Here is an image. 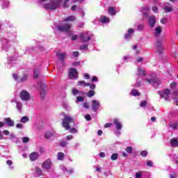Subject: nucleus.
I'll use <instances>...</instances> for the list:
<instances>
[{
	"label": "nucleus",
	"instance_id": "obj_1",
	"mask_svg": "<svg viewBox=\"0 0 178 178\" xmlns=\"http://www.w3.org/2000/svg\"><path fill=\"white\" fill-rule=\"evenodd\" d=\"M62 116H63V122H62V127L65 129V130H70V133L72 134H76L78 132L77 129L76 128H72L70 127L71 124H73V126H76V123L74 122V118H73L72 115H68L65 113V112L60 113Z\"/></svg>",
	"mask_w": 178,
	"mask_h": 178
},
{
	"label": "nucleus",
	"instance_id": "obj_2",
	"mask_svg": "<svg viewBox=\"0 0 178 178\" xmlns=\"http://www.w3.org/2000/svg\"><path fill=\"white\" fill-rule=\"evenodd\" d=\"M63 0L51 1L49 3H44L43 8L47 10H55L60 6Z\"/></svg>",
	"mask_w": 178,
	"mask_h": 178
},
{
	"label": "nucleus",
	"instance_id": "obj_3",
	"mask_svg": "<svg viewBox=\"0 0 178 178\" xmlns=\"http://www.w3.org/2000/svg\"><path fill=\"white\" fill-rule=\"evenodd\" d=\"M72 29V24L69 23H65L63 25L57 26V30L61 31V33H70Z\"/></svg>",
	"mask_w": 178,
	"mask_h": 178
},
{
	"label": "nucleus",
	"instance_id": "obj_4",
	"mask_svg": "<svg viewBox=\"0 0 178 178\" xmlns=\"http://www.w3.org/2000/svg\"><path fill=\"white\" fill-rule=\"evenodd\" d=\"M154 48L158 55H162V54H163L164 49H163V46H162V42H161V40H157L154 46Z\"/></svg>",
	"mask_w": 178,
	"mask_h": 178
},
{
	"label": "nucleus",
	"instance_id": "obj_5",
	"mask_svg": "<svg viewBox=\"0 0 178 178\" xmlns=\"http://www.w3.org/2000/svg\"><path fill=\"white\" fill-rule=\"evenodd\" d=\"M79 38L81 42H88V41L91 40V37L88 36V33L87 32H82L79 35Z\"/></svg>",
	"mask_w": 178,
	"mask_h": 178
},
{
	"label": "nucleus",
	"instance_id": "obj_6",
	"mask_svg": "<svg viewBox=\"0 0 178 178\" xmlns=\"http://www.w3.org/2000/svg\"><path fill=\"white\" fill-rule=\"evenodd\" d=\"M68 76L70 79H79V73L76 68H70Z\"/></svg>",
	"mask_w": 178,
	"mask_h": 178
},
{
	"label": "nucleus",
	"instance_id": "obj_7",
	"mask_svg": "<svg viewBox=\"0 0 178 178\" xmlns=\"http://www.w3.org/2000/svg\"><path fill=\"white\" fill-rule=\"evenodd\" d=\"M42 169H44V170H49L52 168V161L51 159H48L46 161H44L42 163Z\"/></svg>",
	"mask_w": 178,
	"mask_h": 178
},
{
	"label": "nucleus",
	"instance_id": "obj_8",
	"mask_svg": "<svg viewBox=\"0 0 178 178\" xmlns=\"http://www.w3.org/2000/svg\"><path fill=\"white\" fill-rule=\"evenodd\" d=\"M19 97L22 101H29L30 99V92L26 90H22L19 93Z\"/></svg>",
	"mask_w": 178,
	"mask_h": 178
},
{
	"label": "nucleus",
	"instance_id": "obj_9",
	"mask_svg": "<svg viewBox=\"0 0 178 178\" xmlns=\"http://www.w3.org/2000/svg\"><path fill=\"white\" fill-rule=\"evenodd\" d=\"M92 109L93 111V112H97V111H98L99 109V102H98L96 99H93L92 100Z\"/></svg>",
	"mask_w": 178,
	"mask_h": 178
},
{
	"label": "nucleus",
	"instance_id": "obj_10",
	"mask_svg": "<svg viewBox=\"0 0 178 178\" xmlns=\"http://www.w3.org/2000/svg\"><path fill=\"white\" fill-rule=\"evenodd\" d=\"M3 122L6 125L8 126V127H13V126H15V122L10 118H4Z\"/></svg>",
	"mask_w": 178,
	"mask_h": 178
},
{
	"label": "nucleus",
	"instance_id": "obj_11",
	"mask_svg": "<svg viewBox=\"0 0 178 178\" xmlns=\"http://www.w3.org/2000/svg\"><path fill=\"white\" fill-rule=\"evenodd\" d=\"M149 27L153 28L155 26V24L156 23V20L155 19V15H151L149 17Z\"/></svg>",
	"mask_w": 178,
	"mask_h": 178
},
{
	"label": "nucleus",
	"instance_id": "obj_12",
	"mask_svg": "<svg viewBox=\"0 0 178 178\" xmlns=\"http://www.w3.org/2000/svg\"><path fill=\"white\" fill-rule=\"evenodd\" d=\"M38 156H40V154L37 152H33L29 155L30 160L32 162H34V161H37V159H38Z\"/></svg>",
	"mask_w": 178,
	"mask_h": 178
},
{
	"label": "nucleus",
	"instance_id": "obj_13",
	"mask_svg": "<svg viewBox=\"0 0 178 178\" xmlns=\"http://www.w3.org/2000/svg\"><path fill=\"white\" fill-rule=\"evenodd\" d=\"M40 97H42V98H44L45 97V94H47V92L45 91V90H44V88H47V84L42 83L40 85Z\"/></svg>",
	"mask_w": 178,
	"mask_h": 178
},
{
	"label": "nucleus",
	"instance_id": "obj_14",
	"mask_svg": "<svg viewBox=\"0 0 178 178\" xmlns=\"http://www.w3.org/2000/svg\"><path fill=\"white\" fill-rule=\"evenodd\" d=\"M133 33H134V30L133 29H128V31H127V33L125 34L124 35V39L125 40H129L130 38H131V35L133 34Z\"/></svg>",
	"mask_w": 178,
	"mask_h": 178
},
{
	"label": "nucleus",
	"instance_id": "obj_15",
	"mask_svg": "<svg viewBox=\"0 0 178 178\" xmlns=\"http://www.w3.org/2000/svg\"><path fill=\"white\" fill-rule=\"evenodd\" d=\"M76 20V17L74 15H70L67 17H65L63 22H74Z\"/></svg>",
	"mask_w": 178,
	"mask_h": 178
},
{
	"label": "nucleus",
	"instance_id": "obj_16",
	"mask_svg": "<svg viewBox=\"0 0 178 178\" xmlns=\"http://www.w3.org/2000/svg\"><path fill=\"white\" fill-rule=\"evenodd\" d=\"M114 124H115V127L117 130H122V124L119 122L118 119H115L113 121Z\"/></svg>",
	"mask_w": 178,
	"mask_h": 178
},
{
	"label": "nucleus",
	"instance_id": "obj_17",
	"mask_svg": "<svg viewBox=\"0 0 178 178\" xmlns=\"http://www.w3.org/2000/svg\"><path fill=\"white\" fill-rule=\"evenodd\" d=\"M161 33H162V28L161 26L156 27L154 30L155 37H159V35H161Z\"/></svg>",
	"mask_w": 178,
	"mask_h": 178
},
{
	"label": "nucleus",
	"instance_id": "obj_18",
	"mask_svg": "<svg viewBox=\"0 0 178 178\" xmlns=\"http://www.w3.org/2000/svg\"><path fill=\"white\" fill-rule=\"evenodd\" d=\"M131 95H133V97H140L141 95V93L138 91L137 89H133L131 92Z\"/></svg>",
	"mask_w": 178,
	"mask_h": 178
},
{
	"label": "nucleus",
	"instance_id": "obj_19",
	"mask_svg": "<svg viewBox=\"0 0 178 178\" xmlns=\"http://www.w3.org/2000/svg\"><path fill=\"white\" fill-rule=\"evenodd\" d=\"M72 92L74 96L77 95V94H79V95H83L84 94L83 91L79 90V89L76 88H73Z\"/></svg>",
	"mask_w": 178,
	"mask_h": 178
},
{
	"label": "nucleus",
	"instance_id": "obj_20",
	"mask_svg": "<svg viewBox=\"0 0 178 178\" xmlns=\"http://www.w3.org/2000/svg\"><path fill=\"white\" fill-rule=\"evenodd\" d=\"M56 56L58 57V59H60L61 62H63V60H65V57L67 56V55H66V53H62V54L57 53Z\"/></svg>",
	"mask_w": 178,
	"mask_h": 178
},
{
	"label": "nucleus",
	"instance_id": "obj_21",
	"mask_svg": "<svg viewBox=\"0 0 178 178\" xmlns=\"http://www.w3.org/2000/svg\"><path fill=\"white\" fill-rule=\"evenodd\" d=\"M108 13L111 16H115V15H116V10H115V7L113 6L108 7Z\"/></svg>",
	"mask_w": 178,
	"mask_h": 178
},
{
	"label": "nucleus",
	"instance_id": "obj_22",
	"mask_svg": "<svg viewBox=\"0 0 178 178\" xmlns=\"http://www.w3.org/2000/svg\"><path fill=\"white\" fill-rule=\"evenodd\" d=\"M78 86H81V87H88L90 86L89 83H86L85 81H79L77 82Z\"/></svg>",
	"mask_w": 178,
	"mask_h": 178
},
{
	"label": "nucleus",
	"instance_id": "obj_23",
	"mask_svg": "<svg viewBox=\"0 0 178 178\" xmlns=\"http://www.w3.org/2000/svg\"><path fill=\"white\" fill-rule=\"evenodd\" d=\"M172 147H178L177 138H172L170 141Z\"/></svg>",
	"mask_w": 178,
	"mask_h": 178
},
{
	"label": "nucleus",
	"instance_id": "obj_24",
	"mask_svg": "<svg viewBox=\"0 0 178 178\" xmlns=\"http://www.w3.org/2000/svg\"><path fill=\"white\" fill-rule=\"evenodd\" d=\"M35 173L38 175V176H42V170L38 166L35 167Z\"/></svg>",
	"mask_w": 178,
	"mask_h": 178
},
{
	"label": "nucleus",
	"instance_id": "obj_25",
	"mask_svg": "<svg viewBox=\"0 0 178 178\" xmlns=\"http://www.w3.org/2000/svg\"><path fill=\"white\" fill-rule=\"evenodd\" d=\"M51 137H54V134H52V132L47 131L44 134V138H46L47 140H49V138H51Z\"/></svg>",
	"mask_w": 178,
	"mask_h": 178
},
{
	"label": "nucleus",
	"instance_id": "obj_26",
	"mask_svg": "<svg viewBox=\"0 0 178 178\" xmlns=\"http://www.w3.org/2000/svg\"><path fill=\"white\" fill-rule=\"evenodd\" d=\"M39 76H40V70L34 69L33 70V77H34V79H38Z\"/></svg>",
	"mask_w": 178,
	"mask_h": 178
},
{
	"label": "nucleus",
	"instance_id": "obj_27",
	"mask_svg": "<svg viewBox=\"0 0 178 178\" xmlns=\"http://www.w3.org/2000/svg\"><path fill=\"white\" fill-rule=\"evenodd\" d=\"M27 79H29V75L27 74H24L18 83H23L24 81H27Z\"/></svg>",
	"mask_w": 178,
	"mask_h": 178
},
{
	"label": "nucleus",
	"instance_id": "obj_28",
	"mask_svg": "<svg viewBox=\"0 0 178 178\" xmlns=\"http://www.w3.org/2000/svg\"><path fill=\"white\" fill-rule=\"evenodd\" d=\"M100 22L104 24L109 23V18L106 16H103L100 18Z\"/></svg>",
	"mask_w": 178,
	"mask_h": 178
},
{
	"label": "nucleus",
	"instance_id": "obj_29",
	"mask_svg": "<svg viewBox=\"0 0 178 178\" xmlns=\"http://www.w3.org/2000/svg\"><path fill=\"white\" fill-rule=\"evenodd\" d=\"M57 158L58 161H63L65 158V154H63V152H58L57 154Z\"/></svg>",
	"mask_w": 178,
	"mask_h": 178
},
{
	"label": "nucleus",
	"instance_id": "obj_30",
	"mask_svg": "<svg viewBox=\"0 0 178 178\" xmlns=\"http://www.w3.org/2000/svg\"><path fill=\"white\" fill-rule=\"evenodd\" d=\"M138 72L139 76H147V72H145V70L141 68H138Z\"/></svg>",
	"mask_w": 178,
	"mask_h": 178
},
{
	"label": "nucleus",
	"instance_id": "obj_31",
	"mask_svg": "<svg viewBox=\"0 0 178 178\" xmlns=\"http://www.w3.org/2000/svg\"><path fill=\"white\" fill-rule=\"evenodd\" d=\"M164 10H165V13H169L173 11V8L172 6H165Z\"/></svg>",
	"mask_w": 178,
	"mask_h": 178
},
{
	"label": "nucleus",
	"instance_id": "obj_32",
	"mask_svg": "<svg viewBox=\"0 0 178 178\" xmlns=\"http://www.w3.org/2000/svg\"><path fill=\"white\" fill-rule=\"evenodd\" d=\"M29 120L30 119L29 118V117L24 116L21 118L20 122L21 123H27V122H29Z\"/></svg>",
	"mask_w": 178,
	"mask_h": 178
},
{
	"label": "nucleus",
	"instance_id": "obj_33",
	"mask_svg": "<svg viewBox=\"0 0 178 178\" xmlns=\"http://www.w3.org/2000/svg\"><path fill=\"white\" fill-rule=\"evenodd\" d=\"M95 95V91L90 90L87 93V97L91 98V97H94Z\"/></svg>",
	"mask_w": 178,
	"mask_h": 178
},
{
	"label": "nucleus",
	"instance_id": "obj_34",
	"mask_svg": "<svg viewBox=\"0 0 178 178\" xmlns=\"http://www.w3.org/2000/svg\"><path fill=\"white\" fill-rule=\"evenodd\" d=\"M118 158H119V154H118V153H113L111 156V161H116Z\"/></svg>",
	"mask_w": 178,
	"mask_h": 178
},
{
	"label": "nucleus",
	"instance_id": "obj_35",
	"mask_svg": "<svg viewBox=\"0 0 178 178\" xmlns=\"http://www.w3.org/2000/svg\"><path fill=\"white\" fill-rule=\"evenodd\" d=\"M126 152L128 154H131L133 152V147L131 146L127 147L125 149Z\"/></svg>",
	"mask_w": 178,
	"mask_h": 178
},
{
	"label": "nucleus",
	"instance_id": "obj_36",
	"mask_svg": "<svg viewBox=\"0 0 178 178\" xmlns=\"http://www.w3.org/2000/svg\"><path fill=\"white\" fill-rule=\"evenodd\" d=\"M159 94L161 98H164L165 99H168L167 96L165 95V92L159 91Z\"/></svg>",
	"mask_w": 178,
	"mask_h": 178
},
{
	"label": "nucleus",
	"instance_id": "obj_37",
	"mask_svg": "<svg viewBox=\"0 0 178 178\" xmlns=\"http://www.w3.org/2000/svg\"><path fill=\"white\" fill-rule=\"evenodd\" d=\"M29 141H30V138L29 137L22 138V143H24V144H26V143H29Z\"/></svg>",
	"mask_w": 178,
	"mask_h": 178
},
{
	"label": "nucleus",
	"instance_id": "obj_38",
	"mask_svg": "<svg viewBox=\"0 0 178 178\" xmlns=\"http://www.w3.org/2000/svg\"><path fill=\"white\" fill-rule=\"evenodd\" d=\"M84 101V97L83 96L76 97V102H83Z\"/></svg>",
	"mask_w": 178,
	"mask_h": 178
},
{
	"label": "nucleus",
	"instance_id": "obj_39",
	"mask_svg": "<svg viewBox=\"0 0 178 178\" xmlns=\"http://www.w3.org/2000/svg\"><path fill=\"white\" fill-rule=\"evenodd\" d=\"M137 29L139 31H143V30H144V24H138L137 26Z\"/></svg>",
	"mask_w": 178,
	"mask_h": 178
},
{
	"label": "nucleus",
	"instance_id": "obj_40",
	"mask_svg": "<svg viewBox=\"0 0 178 178\" xmlns=\"http://www.w3.org/2000/svg\"><path fill=\"white\" fill-rule=\"evenodd\" d=\"M140 106L141 108H145V106H147V101L144 100L142 102H140Z\"/></svg>",
	"mask_w": 178,
	"mask_h": 178
},
{
	"label": "nucleus",
	"instance_id": "obj_41",
	"mask_svg": "<svg viewBox=\"0 0 178 178\" xmlns=\"http://www.w3.org/2000/svg\"><path fill=\"white\" fill-rule=\"evenodd\" d=\"M141 156H147L148 155V152L147 150H143L140 152Z\"/></svg>",
	"mask_w": 178,
	"mask_h": 178
},
{
	"label": "nucleus",
	"instance_id": "obj_42",
	"mask_svg": "<svg viewBox=\"0 0 178 178\" xmlns=\"http://www.w3.org/2000/svg\"><path fill=\"white\" fill-rule=\"evenodd\" d=\"M60 147H67V142L65 141V140H62L60 143Z\"/></svg>",
	"mask_w": 178,
	"mask_h": 178
},
{
	"label": "nucleus",
	"instance_id": "obj_43",
	"mask_svg": "<svg viewBox=\"0 0 178 178\" xmlns=\"http://www.w3.org/2000/svg\"><path fill=\"white\" fill-rule=\"evenodd\" d=\"M164 94L165 95V97H168V96L170 95V90L165 89L164 90Z\"/></svg>",
	"mask_w": 178,
	"mask_h": 178
},
{
	"label": "nucleus",
	"instance_id": "obj_44",
	"mask_svg": "<svg viewBox=\"0 0 178 178\" xmlns=\"http://www.w3.org/2000/svg\"><path fill=\"white\" fill-rule=\"evenodd\" d=\"M177 87V83H176L175 82H172L170 84V88L175 89Z\"/></svg>",
	"mask_w": 178,
	"mask_h": 178
},
{
	"label": "nucleus",
	"instance_id": "obj_45",
	"mask_svg": "<svg viewBox=\"0 0 178 178\" xmlns=\"http://www.w3.org/2000/svg\"><path fill=\"white\" fill-rule=\"evenodd\" d=\"M89 87H90V90H95L97 86H95V84H94V83H92V84L89 83Z\"/></svg>",
	"mask_w": 178,
	"mask_h": 178
},
{
	"label": "nucleus",
	"instance_id": "obj_46",
	"mask_svg": "<svg viewBox=\"0 0 178 178\" xmlns=\"http://www.w3.org/2000/svg\"><path fill=\"white\" fill-rule=\"evenodd\" d=\"M87 48H88V44H84L83 46H81L79 49H81V51H83V49H87Z\"/></svg>",
	"mask_w": 178,
	"mask_h": 178
},
{
	"label": "nucleus",
	"instance_id": "obj_47",
	"mask_svg": "<svg viewBox=\"0 0 178 178\" xmlns=\"http://www.w3.org/2000/svg\"><path fill=\"white\" fill-rule=\"evenodd\" d=\"M74 137L72 135H68L67 137H66V140L67 141H70V140H73Z\"/></svg>",
	"mask_w": 178,
	"mask_h": 178
},
{
	"label": "nucleus",
	"instance_id": "obj_48",
	"mask_svg": "<svg viewBox=\"0 0 178 178\" xmlns=\"http://www.w3.org/2000/svg\"><path fill=\"white\" fill-rule=\"evenodd\" d=\"M147 166H149L150 168H152V166L154 165V163H152V161H147Z\"/></svg>",
	"mask_w": 178,
	"mask_h": 178
},
{
	"label": "nucleus",
	"instance_id": "obj_49",
	"mask_svg": "<svg viewBox=\"0 0 178 178\" xmlns=\"http://www.w3.org/2000/svg\"><path fill=\"white\" fill-rule=\"evenodd\" d=\"M152 10L154 13H158V7L156 6H153Z\"/></svg>",
	"mask_w": 178,
	"mask_h": 178
},
{
	"label": "nucleus",
	"instance_id": "obj_50",
	"mask_svg": "<svg viewBox=\"0 0 178 178\" xmlns=\"http://www.w3.org/2000/svg\"><path fill=\"white\" fill-rule=\"evenodd\" d=\"M73 56H74V58H77V56H79V55H80V53L79 51H74L72 53Z\"/></svg>",
	"mask_w": 178,
	"mask_h": 178
},
{
	"label": "nucleus",
	"instance_id": "obj_51",
	"mask_svg": "<svg viewBox=\"0 0 178 178\" xmlns=\"http://www.w3.org/2000/svg\"><path fill=\"white\" fill-rule=\"evenodd\" d=\"M83 108H84L85 109H88V108H90V106L88 105V103L84 102V103H83Z\"/></svg>",
	"mask_w": 178,
	"mask_h": 178
},
{
	"label": "nucleus",
	"instance_id": "obj_52",
	"mask_svg": "<svg viewBox=\"0 0 178 178\" xmlns=\"http://www.w3.org/2000/svg\"><path fill=\"white\" fill-rule=\"evenodd\" d=\"M79 36L77 35H73L71 38V40H72V41H76V40H77Z\"/></svg>",
	"mask_w": 178,
	"mask_h": 178
},
{
	"label": "nucleus",
	"instance_id": "obj_53",
	"mask_svg": "<svg viewBox=\"0 0 178 178\" xmlns=\"http://www.w3.org/2000/svg\"><path fill=\"white\" fill-rule=\"evenodd\" d=\"M13 77L16 81L19 80V76H17L16 74H13Z\"/></svg>",
	"mask_w": 178,
	"mask_h": 178
},
{
	"label": "nucleus",
	"instance_id": "obj_54",
	"mask_svg": "<svg viewBox=\"0 0 178 178\" xmlns=\"http://www.w3.org/2000/svg\"><path fill=\"white\" fill-rule=\"evenodd\" d=\"M6 165H8V166H12V165H13V162H12V161L10 160H8L6 161Z\"/></svg>",
	"mask_w": 178,
	"mask_h": 178
},
{
	"label": "nucleus",
	"instance_id": "obj_55",
	"mask_svg": "<svg viewBox=\"0 0 178 178\" xmlns=\"http://www.w3.org/2000/svg\"><path fill=\"white\" fill-rule=\"evenodd\" d=\"M136 178H141V171H139L136 173Z\"/></svg>",
	"mask_w": 178,
	"mask_h": 178
},
{
	"label": "nucleus",
	"instance_id": "obj_56",
	"mask_svg": "<svg viewBox=\"0 0 178 178\" xmlns=\"http://www.w3.org/2000/svg\"><path fill=\"white\" fill-rule=\"evenodd\" d=\"M85 119H86L88 121L91 120V115L89 114L85 115Z\"/></svg>",
	"mask_w": 178,
	"mask_h": 178
},
{
	"label": "nucleus",
	"instance_id": "obj_57",
	"mask_svg": "<svg viewBox=\"0 0 178 178\" xmlns=\"http://www.w3.org/2000/svg\"><path fill=\"white\" fill-rule=\"evenodd\" d=\"M16 127L17 129H23V124H17Z\"/></svg>",
	"mask_w": 178,
	"mask_h": 178
},
{
	"label": "nucleus",
	"instance_id": "obj_58",
	"mask_svg": "<svg viewBox=\"0 0 178 178\" xmlns=\"http://www.w3.org/2000/svg\"><path fill=\"white\" fill-rule=\"evenodd\" d=\"M112 126V123H106L104 125L105 129H108V127H111Z\"/></svg>",
	"mask_w": 178,
	"mask_h": 178
},
{
	"label": "nucleus",
	"instance_id": "obj_59",
	"mask_svg": "<svg viewBox=\"0 0 178 178\" xmlns=\"http://www.w3.org/2000/svg\"><path fill=\"white\" fill-rule=\"evenodd\" d=\"M147 83H148L149 84H152V83H154V80L153 79H146Z\"/></svg>",
	"mask_w": 178,
	"mask_h": 178
},
{
	"label": "nucleus",
	"instance_id": "obj_60",
	"mask_svg": "<svg viewBox=\"0 0 178 178\" xmlns=\"http://www.w3.org/2000/svg\"><path fill=\"white\" fill-rule=\"evenodd\" d=\"M84 78L86 79V80H90V75L88 74H84Z\"/></svg>",
	"mask_w": 178,
	"mask_h": 178
},
{
	"label": "nucleus",
	"instance_id": "obj_61",
	"mask_svg": "<svg viewBox=\"0 0 178 178\" xmlns=\"http://www.w3.org/2000/svg\"><path fill=\"white\" fill-rule=\"evenodd\" d=\"M76 9H77V6L76 5H74L71 8V10H72V11L76 10Z\"/></svg>",
	"mask_w": 178,
	"mask_h": 178
},
{
	"label": "nucleus",
	"instance_id": "obj_62",
	"mask_svg": "<svg viewBox=\"0 0 178 178\" xmlns=\"http://www.w3.org/2000/svg\"><path fill=\"white\" fill-rule=\"evenodd\" d=\"M92 82L98 81V78L97 76H93L92 78Z\"/></svg>",
	"mask_w": 178,
	"mask_h": 178
},
{
	"label": "nucleus",
	"instance_id": "obj_63",
	"mask_svg": "<svg viewBox=\"0 0 178 178\" xmlns=\"http://www.w3.org/2000/svg\"><path fill=\"white\" fill-rule=\"evenodd\" d=\"M3 134L5 135V136H9V131L8 130H4L3 131Z\"/></svg>",
	"mask_w": 178,
	"mask_h": 178
},
{
	"label": "nucleus",
	"instance_id": "obj_64",
	"mask_svg": "<svg viewBox=\"0 0 178 178\" xmlns=\"http://www.w3.org/2000/svg\"><path fill=\"white\" fill-rule=\"evenodd\" d=\"M170 178H176V173L173 172L172 175H170Z\"/></svg>",
	"mask_w": 178,
	"mask_h": 178
}]
</instances>
